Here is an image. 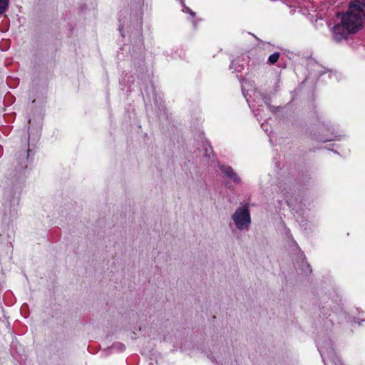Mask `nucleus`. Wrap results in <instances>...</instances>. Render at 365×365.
Listing matches in <instances>:
<instances>
[{
  "instance_id": "1",
  "label": "nucleus",
  "mask_w": 365,
  "mask_h": 365,
  "mask_svg": "<svg viewBox=\"0 0 365 365\" xmlns=\"http://www.w3.org/2000/svg\"><path fill=\"white\" fill-rule=\"evenodd\" d=\"M340 18V24H335L331 29L333 38L341 41L348 38L362 29L365 24V12L359 11L356 6H349L348 10L341 14H337Z\"/></svg>"
},
{
  "instance_id": "2",
  "label": "nucleus",
  "mask_w": 365,
  "mask_h": 365,
  "mask_svg": "<svg viewBox=\"0 0 365 365\" xmlns=\"http://www.w3.org/2000/svg\"><path fill=\"white\" fill-rule=\"evenodd\" d=\"M237 228L240 230H248L251 224V217L247 205L237 208L232 216Z\"/></svg>"
},
{
  "instance_id": "3",
  "label": "nucleus",
  "mask_w": 365,
  "mask_h": 365,
  "mask_svg": "<svg viewBox=\"0 0 365 365\" xmlns=\"http://www.w3.org/2000/svg\"><path fill=\"white\" fill-rule=\"evenodd\" d=\"M317 346L324 364L329 365V361L334 360L332 344L329 341H318Z\"/></svg>"
},
{
  "instance_id": "4",
  "label": "nucleus",
  "mask_w": 365,
  "mask_h": 365,
  "mask_svg": "<svg viewBox=\"0 0 365 365\" xmlns=\"http://www.w3.org/2000/svg\"><path fill=\"white\" fill-rule=\"evenodd\" d=\"M222 172L235 183H240V178L233 169L230 166L222 165L220 167Z\"/></svg>"
},
{
  "instance_id": "5",
  "label": "nucleus",
  "mask_w": 365,
  "mask_h": 365,
  "mask_svg": "<svg viewBox=\"0 0 365 365\" xmlns=\"http://www.w3.org/2000/svg\"><path fill=\"white\" fill-rule=\"evenodd\" d=\"M350 6H356L359 11L365 12V0H354L350 2Z\"/></svg>"
},
{
  "instance_id": "6",
  "label": "nucleus",
  "mask_w": 365,
  "mask_h": 365,
  "mask_svg": "<svg viewBox=\"0 0 365 365\" xmlns=\"http://www.w3.org/2000/svg\"><path fill=\"white\" fill-rule=\"evenodd\" d=\"M9 6V0H0V14H3Z\"/></svg>"
},
{
  "instance_id": "7",
  "label": "nucleus",
  "mask_w": 365,
  "mask_h": 365,
  "mask_svg": "<svg viewBox=\"0 0 365 365\" xmlns=\"http://www.w3.org/2000/svg\"><path fill=\"white\" fill-rule=\"evenodd\" d=\"M279 53L278 52H275L269 56L268 60L271 63H274L277 61V60L279 59Z\"/></svg>"
},
{
  "instance_id": "8",
  "label": "nucleus",
  "mask_w": 365,
  "mask_h": 365,
  "mask_svg": "<svg viewBox=\"0 0 365 365\" xmlns=\"http://www.w3.org/2000/svg\"><path fill=\"white\" fill-rule=\"evenodd\" d=\"M184 6L183 11H185L188 14H190L192 16H195V14L191 11V9L185 5H182Z\"/></svg>"
}]
</instances>
